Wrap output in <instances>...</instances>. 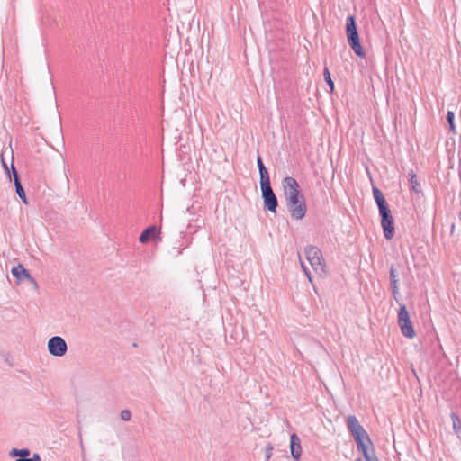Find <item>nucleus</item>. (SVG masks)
Listing matches in <instances>:
<instances>
[{"instance_id":"nucleus-18","label":"nucleus","mask_w":461,"mask_h":461,"mask_svg":"<svg viewBox=\"0 0 461 461\" xmlns=\"http://www.w3.org/2000/svg\"><path fill=\"white\" fill-rule=\"evenodd\" d=\"M409 176H410V184H411V189L415 192H419L420 189H419V183H418V180H417V176L416 175L413 173V171H411L409 173Z\"/></svg>"},{"instance_id":"nucleus-7","label":"nucleus","mask_w":461,"mask_h":461,"mask_svg":"<svg viewBox=\"0 0 461 461\" xmlns=\"http://www.w3.org/2000/svg\"><path fill=\"white\" fill-rule=\"evenodd\" d=\"M48 350L52 356L63 357L67 353L68 346L63 338L55 336L49 339Z\"/></svg>"},{"instance_id":"nucleus-6","label":"nucleus","mask_w":461,"mask_h":461,"mask_svg":"<svg viewBox=\"0 0 461 461\" xmlns=\"http://www.w3.org/2000/svg\"><path fill=\"white\" fill-rule=\"evenodd\" d=\"M260 185L265 208L272 212H276L277 207V199L271 188L270 183L261 184Z\"/></svg>"},{"instance_id":"nucleus-24","label":"nucleus","mask_w":461,"mask_h":461,"mask_svg":"<svg viewBox=\"0 0 461 461\" xmlns=\"http://www.w3.org/2000/svg\"><path fill=\"white\" fill-rule=\"evenodd\" d=\"M16 461H41L39 455L35 454L32 458H19Z\"/></svg>"},{"instance_id":"nucleus-5","label":"nucleus","mask_w":461,"mask_h":461,"mask_svg":"<svg viewBox=\"0 0 461 461\" xmlns=\"http://www.w3.org/2000/svg\"><path fill=\"white\" fill-rule=\"evenodd\" d=\"M398 325L402 333L408 339L415 337V331L410 320V314L405 305H402L398 312Z\"/></svg>"},{"instance_id":"nucleus-4","label":"nucleus","mask_w":461,"mask_h":461,"mask_svg":"<svg viewBox=\"0 0 461 461\" xmlns=\"http://www.w3.org/2000/svg\"><path fill=\"white\" fill-rule=\"evenodd\" d=\"M347 426L348 430L354 437V439L356 440L357 446H362V443L365 442L371 444V439L367 432L360 425L359 421L355 416L351 415L347 418Z\"/></svg>"},{"instance_id":"nucleus-12","label":"nucleus","mask_w":461,"mask_h":461,"mask_svg":"<svg viewBox=\"0 0 461 461\" xmlns=\"http://www.w3.org/2000/svg\"><path fill=\"white\" fill-rule=\"evenodd\" d=\"M12 172H13L14 182L16 193H17L18 196L22 199V201L24 203H27V198H26L25 192L21 185V182H20V179L18 176V173L14 166H12Z\"/></svg>"},{"instance_id":"nucleus-2","label":"nucleus","mask_w":461,"mask_h":461,"mask_svg":"<svg viewBox=\"0 0 461 461\" xmlns=\"http://www.w3.org/2000/svg\"><path fill=\"white\" fill-rule=\"evenodd\" d=\"M346 34H347V39H348V44L350 45V47L354 50V52L358 57L364 58L366 54H365V51L363 50V48L360 44L355 18L352 15H350L347 18Z\"/></svg>"},{"instance_id":"nucleus-20","label":"nucleus","mask_w":461,"mask_h":461,"mask_svg":"<svg viewBox=\"0 0 461 461\" xmlns=\"http://www.w3.org/2000/svg\"><path fill=\"white\" fill-rule=\"evenodd\" d=\"M454 117H455V114L453 112L451 111H448L447 112V120L449 123V129L452 132H455V124H454Z\"/></svg>"},{"instance_id":"nucleus-9","label":"nucleus","mask_w":461,"mask_h":461,"mask_svg":"<svg viewBox=\"0 0 461 461\" xmlns=\"http://www.w3.org/2000/svg\"><path fill=\"white\" fill-rule=\"evenodd\" d=\"M290 450L292 456L299 461L302 455L301 440L296 434H292L290 437Z\"/></svg>"},{"instance_id":"nucleus-14","label":"nucleus","mask_w":461,"mask_h":461,"mask_svg":"<svg viewBox=\"0 0 461 461\" xmlns=\"http://www.w3.org/2000/svg\"><path fill=\"white\" fill-rule=\"evenodd\" d=\"M12 274L18 279L31 278L30 273L22 265H18L12 268Z\"/></svg>"},{"instance_id":"nucleus-25","label":"nucleus","mask_w":461,"mask_h":461,"mask_svg":"<svg viewBox=\"0 0 461 461\" xmlns=\"http://www.w3.org/2000/svg\"><path fill=\"white\" fill-rule=\"evenodd\" d=\"M2 163H3V167L5 168V170L6 171V173L8 174V176H10V173H9V168L7 167V164L4 161V159L2 158Z\"/></svg>"},{"instance_id":"nucleus-11","label":"nucleus","mask_w":461,"mask_h":461,"mask_svg":"<svg viewBox=\"0 0 461 461\" xmlns=\"http://www.w3.org/2000/svg\"><path fill=\"white\" fill-rule=\"evenodd\" d=\"M381 225L384 230V237L387 240H391L394 236V222L393 216L382 219Z\"/></svg>"},{"instance_id":"nucleus-19","label":"nucleus","mask_w":461,"mask_h":461,"mask_svg":"<svg viewBox=\"0 0 461 461\" xmlns=\"http://www.w3.org/2000/svg\"><path fill=\"white\" fill-rule=\"evenodd\" d=\"M323 76H324L325 81L327 82V84L329 85V86L330 88V92H332L334 89V83L330 77V74L328 68H324Z\"/></svg>"},{"instance_id":"nucleus-22","label":"nucleus","mask_w":461,"mask_h":461,"mask_svg":"<svg viewBox=\"0 0 461 461\" xmlns=\"http://www.w3.org/2000/svg\"><path fill=\"white\" fill-rule=\"evenodd\" d=\"M451 417H452V420H453V427H454L455 430L456 431L460 430V429H461V420L455 414H452Z\"/></svg>"},{"instance_id":"nucleus-26","label":"nucleus","mask_w":461,"mask_h":461,"mask_svg":"<svg viewBox=\"0 0 461 461\" xmlns=\"http://www.w3.org/2000/svg\"><path fill=\"white\" fill-rule=\"evenodd\" d=\"M271 451H272V447H269V448L267 449V453L266 455V457H267V460H268L271 456Z\"/></svg>"},{"instance_id":"nucleus-27","label":"nucleus","mask_w":461,"mask_h":461,"mask_svg":"<svg viewBox=\"0 0 461 461\" xmlns=\"http://www.w3.org/2000/svg\"><path fill=\"white\" fill-rule=\"evenodd\" d=\"M356 461H362L361 459H357Z\"/></svg>"},{"instance_id":"nucleus-1","label":"nucleus","mask_w":461,"mask_h":461,"mask_svg":"<svg viewBox=\"0 0 461 461\" xmlns=\"http://www.w3.org/2000/svg\"><path fill=\"white\" fill-rule=\"evenodd\" d=\"M282 187L286 207L291 217L294 220L304 218L307 206L297 181L291 176L285 177L282 181Z\"/></svg>"},{"instance_id":"nucleus-8","label":"nucleus","mask_w":461,"mask_h":461,"mask_svg":"<svg viewBox=\"0 0 461 461\" xmlns=\"http://www.w3.org/2000/svg\"><path fill=\"white\" fill-rule=\"evenodd\" d=\"M373 194H374V198L377 203L381 218L384 219V218L392 217L391 211H390L388 204L384 197L383 193L377 187H373Z\"/></svg>"},{"instance_id":"nucleus-3","label":"nucleus","mask_w":461,"mask_h":461,"mask_svg":"<svg viewBox=\"0 0 461 461\" xmlns=\"http://www.w3.org/2000/svg\"><path fill=\"white\" fill-rule=\"evenodd\" d=\"M304 254L315 274L322 276L325 274V264L321 249L310 245L305 248Z\"/></svg>"},{"instance_id":"nucleus-21","label":"nucleus","mask_w":461,"mask_h":461,"mask_svg":"<svg viewBox=\"0 0 461 461\" xmlns=\"http://www.w3.org/2000/svg\"><path fill=\"white\" fill-rule=\"evenodd\" d=\"M121 419L124 421H129L131 419V412L129 410H123L120 413Z\"/></svg>"},{"instance_id":"nucleus-23","label":"nucleus","mask_w":461,"mask_h":461,"mask_svg":"<svg viewBox=\"0 0 461 461\" xmlns=\"http://www.w3.org/2000/svg\"><path fill=\"white\" fill-rule=\"evenodd\" d=\"M301 267H302L303 272L305 273V275L307 276L309 281L312 282L311 272L309 271L308 267L303 261H301Z\"/></svg>"},{"instance_id":"nucleus-13","label":"nucleus","mask_w":461,"mask_h":461,"mask_svg":"<svg viewBox=\"0 0 461 461\" xmlns=\"http://www.w3.org/2000/svg\"><path fill=\"white\" fill-rule=\"evenodd\" d=\"M157 235V228L155 226H150L147 228L140 236L139 240L140 243H147L152 238H155Z\"/></svg>"},{"instance_id":"nucleus-17","label":"nucleus","mask_w":461,"mask_h":461,"mask_svg":"<svg viewBox=\"0 0 461 461\" xmlns=\"http://www.w3.org/2000/svg\"><path fill=\"white\" fill-rule=\"evenodd\" d=\"M9 456L11 457L19 456L20 458H27V456H30V450L29 449H16L14 448L10 451Z\"/></svg>"},{"instance_id":"nucleus-10","label":"nucleus","mask_w":461,"mask_h":461,"mask_svg":"<svg viewBox=\"0 0 461 461\" xmlns=\"http://www.w3.org/2000/svg\"><path fill=\"white\" fill-rule=\"evenodd\" d=\"M357 448L362 452L366 461H379L377 456H375L373 444H368L367 442L362 443V446L358 445Z\"/></svg>"},{"instance_id":"nucleus-15","label":"nucleus","mask_w":461,"mask_h":461,"mask_svg":"<svg viewBox=\"0 0 461 461\" xmlns=\"http://www.w3.org/2000/svg\"><path fill=\"white\" fill-rule=\"evenodd\" d=\"M257 162H258L259 174H260V185L270 183L268 173H267L260 157L258 158Z\"/></svg>"},{"instance_id":"nucleus-16","label":"nucleus","mask_w":461,"mask_h":461,"mask_svg":"<svg viewBox=\"0 0 461 461\" xmlns=\"http://www.w3.org/2000/svg\"><path fill=\"white\" fill-rule=\"evenodd\" d=\"M390 281H391L393 295L394 298H396V295L399 294V287H398L397 275H396V272L393 267H391V269H390Z\"/></svg>"}]
</instances>
